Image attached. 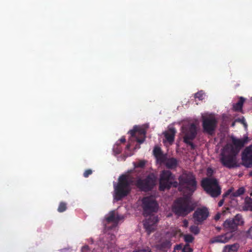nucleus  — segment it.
<instances>
[{"label": "nucleus", "instance_id": "1", "mask_svg": "<svg viewBox=\"0 0 252 252\" xmlns=\"http://www.w3.org/2000/svg\"><path fill=\"white\" fill-rule=\"evenodd\" d=\"M249 139L247 136L243 138H232V144H227L221 150L220 161L222 165L228 169L238 166L237 156L240 149L248 143Z\"/></svg>", "mask_w": 252, "mask_h": 252}, {"label": "nucleus", "instance_id": "2", "mask_svg": "<svg viewBox=\"0 0 252 252\" xmlns=\"http://www.w3.org/2000/svg\"><path fill=\"white\" fill-rule=\"evenodd\" d=\"M142 207L143 215L146 217L149 216L148 219L144 221L143 225L148 235H150L156 228L158 218L157 216L152 215V214L158 211V205L155 199L153 196H150L143 198Z\"/></svg>", "mask_w": 252, "mask_h": 252}, {"label": "nucleus", "instance_id": "3", "mask_svg": "<svg viewBox=\"0 0 252 252\" xmlns=\"http://www.w3.org/2000/svg\"><path fill=\"white\" fill-rule=\"evenodd\" d=\"M118 183L114 185L115 197L117 200H120L126 196L131 190V186L134 184V177L128 174L120 175Z\"/></svg>", "mask_w": 252, "mask_h": 252}, {"label": "nucleus", "instance_id": "4", "mask_svg": "<svg viewBox=\"0 0 252 252\" xmlns=\"http://www.w3.org/2000/svg\"><path fill=\"white\" fill-rule=\"evenodd\" d=\"M195 206L188 196L180 197L173 202L172 210L178 217H185L194 210Z\"/></svg>", "mask_w": 252, "mask_h": 252}, {"label": "nucleus", "instance_id": "5", "mask_svg": "<svg viewBox=\"0 0 252 252\" xmlns=\"http://www.w3.org/2000/svg\"><path fill=\"white\" fill-rule=\"evenodd\" d=\"M201 186L205 192L213 198H217L221 193V188L217 179L204 178L201 182Z\"/></svg>", "mask_w": 252, "mask_h": 252}, {"label": "nucleus", "instance_id": "6", "mask_svg": "<svg viewBox=\"0 0 252 252\" xmlns=\"http://www.w3.org/2000/svg\"><path fill=\"white\" fill-rule=\"evenodd\" d=\"M179 184L175 181V176L169 170H163L160 174L159 190L164 191L171 187L177 188Z\"/></svg>", "mask_w": 252, "mask_h": 252}, {"label": "nucleus", "instance_id": "7", "mask_svg": "<svg viewBox=\"0 0 252 252\" xmlns=\"http://www.w3.org/2000/svg\"><path fill=\"white\" fill-rule=\"evenodd\" d=\"M157 177L154 173H150L144 179H138L134 185L141 191H149L151 190L156 185Z\"/></svg>", "mask_w": 252, "mask_h": 252}, {"label": "nucleus", "instance_id": "8", "mask_svg": "<svg viewBox=\"0 0 252 252\" xmlns=\"http://www.w3.org/2000/svg\"><path fill=\"white\" fill-rule=\"evenodd\" d=\"M178 180L179 182L178 184L182 186H185L191 193L196 189L197 182L192 173H184L179 176Z\"/></svg>", "mask_w": 252, "mask_h": 252}, {"label": "nucleus", "instance_id": "9", "mask_svg": "<svg viewBox=\"0 0 252 252\" xmlns=\"http://www.w3.org/2000/svg\"><path fill=\"white\" fill-rule=\"evenodd\" d=\"M183 132L184 133V142L189 145L191 150H194L195 146L192 141L197 135V128L195 125L193 123L191 124L188 127L183 129Z\"/></svg>", "mask_w": 252, "mask_h": 252}, {"label": "nucleus", "instance_id": "10", "mask_svg": "<svg viewBox=\"0 0 252 252\" xmlns=\"http://www.w3.org/2000/svg\"><path fill=\"white\" fill-rule=\"evenodd\" d=\"M202 128L204 133L212 135L216 130L218 125V120L212 115L203 116L202 118Z\"/></svg>", "mask_w": 252, "mask_h": 252}, {"label": "nucleus", "instance_id": "11", "mask_svg": "<svg viewBox=\"0 0 252 252\" xmlns=\"http://www.w3.org/2000/svg\"><path fill=\"white\" fill-rule=\"evenodd\" d=\"M244 224V219L241 214H237L234 218L228 219L223 222L225 228L230 231L231 232L236 231L238 227L242 226Z\"/></svg>", "mask_w": 252, "mask_h": 252}, {"label": "nucleus", "instance_id": "12", "mask_svg": "<svg viewBox=\"0 0 252 252\" xmlns=\"http://www.w3.org/2000/svg\"><path fill=\"white\" fill-rule=\"evenodd\" d=\"M209 216L208 209L206 207L198 208L193 214L194 221L197 224L202 223Z\"/></svg>", "mask_w": 252, "mask_h": 252}, {"label": "nucleus", "instance_id": "13", "mask_svg": "<svg viewBox=\"0 0 252 252\" xmlns=\"http://www.w3.org/2000/svg\"><path fill=\"white\" fill-rule=\"evenodd\" d=\"M132 137L136 138L137 142L141 144L144 142L145 139L146 130L137 126H134L133 128L129 131Z\"/></svg>", "mask_w": 252, "mask_h": 252}, {"label": "nucleus", "instance_id": "14", "mask_svg": "<svg viewBox=\"0 0 252 252\" xmlns=\"http://www.w3.org/2000/svg\"><path fill=\"white\" fill-rule=\"evenodd\" d=\"M243 165L249 168L252 166V144L245 149L242 153Z\"/></svg>", "mask_w": 252, "mask_h": 252}, {"label": "nucleus", "instance_id": "15", "mask_svg": "<svg viewBox=\"0 0 252 252\" xmlns=\"http://www.w3.org/2000/svg\"><path fill=\"white\" fill-rule=\"evenodd\" d=\"M233 237L231 232H227L223 234L220 235L213 237L210 240V243H226L229 242Z\"/></svg>", "mask_w": 252, "mask_h": 252}, {"label": "nucleus", "instance_id": "16", "mask_svg": "<svg viewBox=\"0 0 252 252\" xmlns=\"http://www.w3.org/2000/svg\"><path fill=\"white\" fill-rule=\"evenodd\" d=\"M176 132V129L174 127L168 129L167 131L163 133L164 136L166 140L170 144H172L174 141L175 135Z\"/></svg>", "mask_w": 252, "mask_h": 252}, {"label": "nucleus", "instance_id": "17", "mask_svg": "<svg viewBox=\"0 0 252 252\" xmlns=\"http://www.w3.org/2000/svg\"><path fill=\"white\" fill-rule=\"evenodd\" d=\"M105 219L107 223L114 222L117 224L121 219L118 214L116 215L115 211H112L109 212Z\"/></svg>", "mask_w": 252, "mask_h": 252}, {"label": "nucleus", "instance_id": "18", "mask_svg": "<svg viewBox=\"0 0 252 252\" xmlns=\"http://www.w3.org/2000/svg\"><path fill=\"white\" fill-rule=\"evenodd\" d=\"M164 164L168 169H175L178 166V161L174 158H167Z\"/></svg>", "mask_w": 252, "mask_h": 252}, {"label": "nucleus", "instance_id": "19", "mask_svg": "<svg viewBox=\"0 0 252 252\" xmlns=\"http://www.w3.org/2000/svg\"><path fill=\"white\" fill-rule=\"evenodd\" d=\"M171 246V241L168 240H163L157 245V248L163 251H165L170 248Z\"/></svg>", "mask_w": 252, "mask_h": 252}, {"label": "nucleus", "instance_id": "20", "mask_svg": "<svg viewBox=\"0 0 252 252\" xmlns=\"http://www.w3.org/2000/svg\"><path fill=\"white\" fill-rule=\"evenodd\" d=\"M239 248V245L237 243L226 245L224 246L223 252H237Z\"/></svg>", "mask_w": 252, "mask_h": 252}, {"label": "nucleus", "instance_id": "21", "mask_svg": "<svg viewBox=\"0 0 252 252\" xmlns=\"http://www.w3.org/2000/svg\"><path fill=\"white\" fill-rule=\"evenodd\" d=\"M245 191V189L244 187H241L239 188L237 190L234 191V189L233 191L230 193V194L229 195V197L230 199H233L234 197L240 196V195L243 194Z\"/></svg>", "mask_w": 252, "mask_h": 252}, {"label": "nucleus", "instance_id": "22", "mask_svg": "<svg viewBox=\"0 0 252 252\" xmlns=\"http://www.w3.org/2000/svg\"><path fill=\"white\" fill-rule=\"evenodd\" d=\"M245 99L243 97H240L239 101L233 105V109L236 111H240L242 110V107Z\"/></svg>", "mask_w": 252, "mask_h": 252}, {"label": "nucleus", "instance_id": "23", "mask_svg": "<svg viewBox=\"0 0 252 252\" xmlns=\"http://www.w3.org/2000/svg\"><path fill=\"white\" fill-rule=\"evenodd\" d=\"M243 209L245 211H252V198L250 197L246 198Z\"/></svg>", "mask_w": 252, "mask_h": 252}, {"label": "nucleus", "instance_id": "24", "mask_svg": "<svg viewBox=\"0 0 252 252\" xmlns=\"http://www.w3.org/2000/svg\"><path fill=\"white\" fill-rule=\"evenodd\" d=\"M233 188H231L229 189L223 195H222V198L220 199L219 203H218V206L219 207H221L222 206V205L224 203V200L226 197H229V195L230 194V193L233 191Z\"/></svg>", "mask_w": 252, "mask_h": 252}, {"label": "nucleus", "instance_id": "25", "mask_svg": "<svg viewBox=\"0 0 252 252\" xmlns=\"http://www.w3.org/2000/svg\"><path fill=\"white\" fill-rule=\"evenodd\" d=\"M158 162L160 164H165L167 160V157L166 154L163 153L156 158Z\"/></svg>", "mask_w": 252, "mask_h": 252}, {"label": "nucleus", "instance_id": "26", "mask_svg": "<svg viewBox=\"0 0 252 252\" xmlns=\"http://www.w3.org/2000/svg\"><path fill=\"white\" fill-rule=\"evenodd\" d=\"M67 209V204L64 202H61L60 203L58 208V211L60 213L64 212Z\"/></svg>", "mask_w": 252, "mask_h": 252}, {"label": "nucleus", "instance_id": "27", "mask_svg": "<svg viewBox=\"0 0 252 252\" xmlns=\"http://www.w3.org/2000/svg\"><path fill=\"white\" fill-rule=\"evenodd\" d=\"M205 94L202 91H200L195 94L194 97L196 98H198L200 100H202L204 99Z\"/></svg>", "mask_w": 252, "mask_h": 252}, {"label": "nucleus", "instance_id": "28", "mask_svg": "<svg viewBox=\"0 0 252 252\" xmlns=\"http://www.w3.org/2000/svg\"><path fill=\"white\" fill-rule=\"evenodd\" d=\"M229 210V208H225V209L223 210L222 212V213H218L214 217V219L216 221H218L220 218L221 215L222 214L224 215L226 213V212L228 211Z\"/></svg>", "mask_w": 252, "mask_h": 252}, {"label": "nucleus", "instance_id": "29", "mask_svg": "<svg viewBox=\"0 0 252 252\" xmlns=\"http://www.w3.org/2000/svg\"><path fill=\"white\" fill-rule=\"evenodd\" d=\"M161 154H162V152L160 148L158 147H155L154 148L153 150V154L156 158Z\"/></svg>", "mask_w": 252, "mask_h": 252}, {"label": "nucleus", "instance_id": "30", "mask_svg": "<svg viewBox=\"0 0 252 252\" xmlns=\"http://www.w3.org/2000/svg\"><path fill=\"white\" fill-rule=\"evenodd\" d=\"M190 231L195 235H197L199 232V229L197 226L191 225L190 228Z\"/></svg>", "mask_w": 252, "mask_h": 252}, {"label": "nucleus", "instance_id": "31", "mask_svg": "<svg viewBox=\"0 0 252 252\" xmlns=\"http://www.w3.org/2000/svg\"><path fill=\"white\" fill-rule=\"evenodd\" d=\"M184 240L187 243H191L194 240V237L190 234H186L184 236Z\"/></svg>", "mask_w": 252, "mask_h": 252}, {"label": "nucleus", "instance_id": "32", "mask_svg": "<svg viewBox=\"0 0 252 252\" xmlns=\"http://www.w3.org/2000/svg\"><path fill=\"white\" fill-rule=\"evenodd\" d=\"M183 252H192L193 249L191 248L189 244L185 245L182 249Z\"/></svg>", "mask_w": 252, "mask_h": 252}, {"label": "nucleus", "instance_id": "33", "mask_svg": "<svg viewBox=\"0 0 252 252\" xmlns=\"http://www.w3.org/2000/svg\"><path fill=\"white\" fill-rule=\"evenodd\" d=\"M214 174V170L212 168L208 167L207 169L206 175L208 176L207 178H211V177Z\"/></svg>", "mask_w": 252, "mask_h": 252}, {"label": "nucleus", "instance_id": "34", "mask_svg": "<svg viewBox=\"0 0 252 252\" xmlns=\"http://www.w3.org/2000/svg\"><path fill=\"white\" fill-rule=\"evenodd\" d=\"M92 174V170L91 169H87L84 172V173L83 174V176L84 177L87 178Z\"/></svg>", "mask_w": 252, "mask_h": 252}, {"label": "nucleus", "instance_id": "35", "mask_svg": "<svg viewBox=\"0 0 252 252\" xmlns=\"http://www.w3.org/2000/svg\"><path fill=\"white\" fill-rule=\"evenodd\" d=\"M133 252H152L151 249L149 248L146 249H140L133 251Z\"/></svg>", "mask_w": 252, "mask_h": 252}, {"label": "nucleus", "instance_id": "36", "mask_svg": "<svg viewBox=\"0 0 252 252\" xmlns=\"http://www.w3.org/2000/svg\"><path fill=\"white\" fill-rule=\"evenodd\" d=\"M146 164V162L144 160H141L140 161H139L138 162H137V165H136V167H143Z\"/></svg>", "mask_w": 252, "mask_h": 252}, {"label": "nucleus", "instance_id": "37", "mask_svg": "<svg viewBox=\"0 0 252 252\" xmlns=\"http://www.w3.org/2000/svg\"><path fill=\"white\" fill-rule=\"evenodd\" d=\"M248 235L252 239V226L249 228L247 232Z\"/></svg>", "mask_w": 252, "mask_h": 252}, {"label": "nucleus", "instance_id": "38", "mask_svg": "<svg viewBox=\"0 0 252 252\" xmlns=\"http://www.w3.org/2000/svg\"><path fill=\"white\" fill-rule=\"evenodd\" d=\"M89 249V247L88 246H87V245L84 246L82 248V252H87V251H88Z\"/></svg>", "mask_w": 252, "mask_h": 252}, {"label": "nucleus", "instance_id": "39", "mask_svg": "<svg viewBox=\"0 0 252 252\" xmlns=\"http://www.w3.org/2000/svg\"><path fill=\"white\" fill-rule=\"evenodd\" d=\"M239 121L241 122L245 126V127L247 126L244 118H243L242 119H239Z\"/></svg>", "mask_w": 252, "mask_h": 252}, {"label": "nucleus", "instance_id": "40", "mask_svg": "<svg viewBox=\"0 0 252 252\" xmlns=\"http://www.w3.org/2000/svg\"><path fill=\"white\" fill-rule=\"evenodd\" d=\"M189 224L188 221L187 220H185L183 221V225L185 227H187Z\"/></svg>", "mask_w": 252, "mask_h": 252}, {"label": "nucleus", "instance_id": "41", "mask_svg": "<svg viewBox=\"0 0 252 252\" xmlns=\"http://www.w3.org/2000/svg\"><path fill=\"white\" fill-rule=\"evenodd\" d=\"M183 248V247H182V246L181 245H178L176 246L175 249L182 250Z\"/></svg>", "mask_w": 252, "mask_h": 252}, {"label": "nucleus", "instance_id": "42", "mask_svg": "<svg viewBox=\"0 0 252 252\" xmlns=\"http://www.w3.org/2000/svg\"><path fill=\"white\" fill-rule=\"evenodd\" d=\"M120 140L121 143H125L126 142V138L124 137H123L120 139Z\"/></svg>", "mask_w": 252, "mask_h": 252}, {"label": "nucleus", "instance_id": "43", "mask_svg": "<svg viewBox=\"0 0 252 252\" xmlns=\"http://www.w3.org/2000/svg\"><path fill=\"white\" fill-rule=\"evenodd\" d=\"M249 175L251 177H252V171H251L250 173H249Z\"/></svg>", "mask_w": 252, "mask_h": 252}, {"label": "nucleus", "instance_id": "44", "mask_svg": "<svg viewBox=\"0 0 252 252\" xmlns=\"http://www.w3.org/2000/svg\"><path fill=\"white\" fill-rule=\"evenodd\" d=\"M129 147H130V145H127L126 146V148H127V149H128V148H129Z\"/></svg>", "mask_w": 252, "mask_h": 252}, {"label": "nucleus", "instance_id": "45", "mask_svg": "<svg viewBox=\"0 0 252 252\" xmlns=\"http://www.w3.org/2000/svg\"><path fill=\"white\" fill-rule=\"evenodd\" d=\"M120 152H121V151L118 150V153L119 154Z\"/></svg>", "mask_w": 252, "mask_h": 252}]
</instances>
